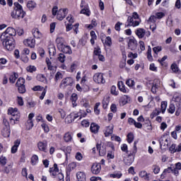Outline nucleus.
<instances>
[{
    "label": "nucleus",
    "mask_w": 181,
    "mask_h": 181,
    "mask_svg": "<svg viewBox=\"0 0 181 181\" xmlns=\"http://www.w3.org/2000/svg\"><path fill=\"white\" fill-rule=\"evenodd\" d=\"M71 29H74V25H73L72 24H66V30L67 32H70V30H71Z\"/></svg>",
    "instance_id": "nucleus-60"
},
{
    "label": "nucleus",
    "mask_w": 181,
    "mask_h": 181,
    "mask_svg": "<svg viewBox=\"0 0 181 181\" xmlns=\"http://www.w3.org/2000/svg\"><path fill=\"white\" fill-rule=\"evenodd\" d=\"M55 170H59V168H57V164L56 163L54 164V167L49 168V173H52Z\"/></svg>",
    "instance_id": "nucleus-61"
},
{
    "label": "nucleus",
    "mask_w": 181,
    "mask_h": 181,
    "mask_svg": "<svg viewBox=\"0 0 181 181\" xmlns=\"http://www.w3.org/2000/svg\"><path fill=\"white\" fill-rule=\"evenodd\" d=\"M42 128L44 129L45 132H49L50 131V129H49V126L46 124L45 123H42L41 124Z\"/></svg>",
    "instance_id": "nucleus-56"
},
{
    "label": "nucleus",
    "mask_w": 181,
    "mask_h": 181,
    "mask_svg": "<svg viewBox=\"0 0 181 181\" xmlns=\"http://www.w3.org/2000/svg\"><path fill=\"white\" fill-rule=\"evenodd\" d=\"M135 33L136 36H138L139 39H142L145 36L146 33V30L144 28H138L136 31Z\"/></svg>",
    "instance_id": "nucleus-16"
},
{
    "label": "nucleus",
    "mask_w": 181,
    "mask_h": 181,
    "mask_svg": "<svg viewBox=\"0 0 181 181\" xmlns=\"http://www.w3.org/2000/svg\"><path fill=\"white\" fill-rule=\"evenodd\" d=\"M36 78L38 81H41V83H45V81H46V76L43 74H38Z\"/></svg>",
    "instance_id": "nucleus-31"
},
{
    "label": "nucleus",
    "mask_w": 181,
    "mask_h": 181,
    "mask_svg": "<svg viewBox=\"0 0 181 181\" xmlns=\"http://www.w3.org/2000/svg\"><path fill=\"white\" fill-rule=\"evenodd\" d=\"M171 69L174 73H177L179 71V67H177V65L176 64H173L171 65Z\"/></svg>",
    "instance_id": "nucleus-47"
},
{
    "label": "nucleus",
    "mask_w": 181,
    "mask_h": 181,
    "mask_svg": "<svg viewBox=\"0 0 181 181\" xmlns=\"http://www.w3.org/2000/svg\"><path fill=\"white\" fill-rule=\"evenodd\" d=\"M97 150L99 151L100 156H104L107 153V150L104 146L101 148V144H98L96 145Z\"/></svg>",
    "instance_id": "nucleus-20"
},
{
    "label": "nucleus",
    "mask_w": 181,
    "mask_h": 181,
    "mask_svg": "<svg viewBox=\"0 0 181 181\" xmlns=\"http://www.w3.org/2000/svg\"><path fill=\"white\" fill-rule=\"evenodd\" d=\"M67 8L59 9L57 15V18L58 19V21H63V19L66 18V15H67Z\"/></svg>",
    "instance_id": "nucleus-8"
},
{
    "label": "nucleus",
    "mask_w": 181,
    "mask_h": 181,
    "mask_svg": "<svg viewBox=\"0 0 181 181\" xmlns=\"http://www.w3.org/2000/svg\"><path fill=\"white\" fill-rule=\"evenodd\" d=\"M134 153H130L128 155V156L124 159V165H127V166H131L132 163H134Z\"/></svg>",
    "instance_id": "nucleus-13"
},
{
    "label": "nucleus",
    "mask_w": 181,
    "mask_h": 181,
    "mask_svg": "<svg viewBox=\"0 0 181 181\" xmlns=\"http://www.w3.org/2000/svg\"><path fill=\"white\" fill-rule=\"evenodd\" d=\"M6 158L4 156L0 157V163L2 165V166H5L6 165Z\"/></svg>",
    "instance_id": "nucleus-54"
},
{
    "label": "nucleus",
    "mask_w": 181,
    "mask_h": 181,
    "mask_svg": "<svg viewBox=\"0 0 181 181\" xmlns=\"http://www.w3.org/2000/svg\"><path fill=\"white\" fill-rule=\"evenodd\" d=\"M121 25H122V23L121 22H117L115 25V30H117V32H119L121 30Z\"/></svg>",
    "instance_id": "nucleus-58"
},
{
    "label": "nucleus",
    "mask_w": 181,
    "mask_h": 181,
    "mask_svg": "<svg viewBox=\"0 0 181 181\" xmlns=\"http://www.w3.org/2000/svg\"><path fill=\"white\" fill-rule=\"evenodd\" d=\"M57 179H58V180L59 181H64V175H63V173H59L57 175Z\"/></svg>",
    "instance_id": "nucleus-51"
},
{
    "label": "nucleus",
    "mask_w": 181,
    "mask_h": 181,
    "mask_svg": "<svg viewBox=\"0 0 181 181\" xmlns=\"http://www.w3.org/2000/svg\"><path fill=\"white\" fill-rule=\"evenodd\" d=\"M71 139H73V137L71 136L70 132L65 133L64 136V140L65 142H71Z\"/></svg>",
    "instance_id": "nucleus-25"
},
{
    "label": "nucleus",
    "mask_w": 181,
    "mask_h": 181,
    "mask_svg": "<svg viewBox=\"0 0 181 181\" xmlns=\"http://www.w3.org/2000/svg\"><path fill=\"white\" fill-rule=\"evenodd\" d=\"M33 91H43L45 89L40 86H35L33 88Z\"/></svg>",
    "instance_id": "nucleus-53"
},
{
    "label": "nucleus",
    "mask_w": 181,
    "mask_h": 181,
    "mask_svg": "<svg viewBox=\"0 0 181 181\" xmlns=\"http://www.w3.org/2000/svg\"><path fill=\"white\" fill-rule=\"evenodd\" d=\"M98 107H100V103H97L94 107V111L96 115H100V110L98 109Z\"/></svg>",
    "instance_id": "nucleus-44"
},
{
    "label": "nucleus",
    "mask_w": 181,
    "mask_h": 181,
    "mask_svg": "<svg viewBox=\"0 0 181 181\" xmlns=\"http://www.w3.org/2000/svg\"><path fill=\"white\" fill-rule=\"evenodd\" d=\"M16 86H25V78H19L16 83Z\"/></svg>",
    "instance_id": "nucleus-36"
},
{
    "label": "nucleus",
    "mask_w": 181,
    "mask_h": 181,
    "mask_svg": "<svg viewBox=\"0 0 181 181\" xmlns=\"http://www.w3.org/2000/svg\"><path fill=\"white\" fill-rule=\"evenodd\" d=\"M174 100L176 103L177 107H180V101H181V97L180 95H175L174 96Z\"/></svg>",
    "instance_id": "nucleus-32"
},
{
    "label": "nucleus",
    "mask_w": 181,
    "mask_h": 181,
    "mask_svg": "<svg viewBox=\"0 0 181 181\" xmlns=\"http://www.w3.org/2000/svg\"><path fill=\"white\" fill-rule=\"evenodd\" d=\"M33 35L35 39H40L42 37V33L38 29H35L33 31Z\"/></svg>",
    "instance_id": "nucleus-26"
},
{
    "label": "nucleus",
    "mask_w": 181,
    "mask_h": 181,
    "mask_svg": "<svg viewBox=\"0 0 181 181\" xmlns=\"http://www.w3.org/2000/svg\"><path fill=\"white\" fill-rule=\"evenodd\" d=\"M108 98H107L106 99H103L102 104L104 109L107 108V107L108 106Z\"/></svg>",
    "instance_id": "nucleus-57"
},
{
    "label": "nucleus",
    "mask_w": 181,
    "mask_h": 181,
    "mask_svg": "<svg viewBox=\"0 0 181 181\" xmlns=\"http://www.w3.org/2000/svg\"><path fill=\"white\" fill-rule=\"evenodd\" d=\"M122 105H125V104H128V96L125 95L122 98Z\"/></svg>",
    "instance_id": "nucleus-62"
},
{
    "label": "nucleus",
    "mask_w": 181,
    "mask_h": 181,
    "mask_svg": "<svg viewBox=\"0 0 181 181\" xmlns=\"http://www.w3.org/2000/svg\"><path fill=\"white\" fill-rule=\"evenodd\" d=\"M91 172L93 175H98L101 172V164L95 163L91 167Z\"/></svg>",
    "instance_id": "nucleus-10"
},
{
    "label": "nucleus",
    "mask_w": 181,
    "mask_h": 181,
    "mask_svg": "<svg viewBox=\"0 0 181 181\" xmlns=\"http://www.w3.org/2000/svg\"><path fill=\"white\" fill-rule=\"evenodd\" d=\"M39 160V157L37 156L34 155L31 158V163L32 165H36V163Z\"/></svg>",
    "instance_id": "nucleus-43"
},
{
    "label": "nucleus",
    "mask_w": 181,
    "mask_h": 181,
    "mask_svg": "<svg viewBox=\"0 0 181 181\" xmlns=\"http://www.w3.org/2000/svg\"><path fill=\"white\" fill-rule=\"evenodd\" d=\"M114 132V126H109L105 132V136H110V135H112V133Z\"/></svg>",
    "instance_id": "nucleus-24"
},
{
    "label": "nucleus",
    "mask_w": 181,
    "mask_h": 181,
    "mask_svg": "<svg viewBox=\"0 0 181 181\" xmlns=\"http://www.w3.org/2000/svg\"><path fill=\"white\" fill-rule=\"evenodd\" d=\"M100 129V127L98 124L95 123H91L90 130L93 134H98V131Z\"/></svg>",
    "instance_id": "nucleus-19"
},
{
    "label": "nucleus",
    "mask_w": 181,
    "mask_h": 181,
    "mask_svg": "<svg viewBox=\"0 0 181 181\" xmlns=\"http://www.w3.org/2000/svg\"><path fill=\"white\" fill-rule=\"evenodd\" d=\"M27 7L28 9H30V11H33V9H35L36 7V3H35L33 1H30L27 4Z\"/></svg>",
    "instance_id": "nucleus-27"
},
{
    "label": "nucleus",
    "mask_w": 181,
    "mask_h": 181,
    "mask_svg": "<svg viewBox=\"0 0 181 181\" xmlns=\"http://www.w3.org/2000/svg\"><path fill=\"white\" fill-rule=\"evenodd\" d=\"M12 170V164H9L7 166L4 167V173H9Z\"/></svg>",
    "instance_id": "nucleus-38"
},
{
    "label": "nucleus",
    "mask_w": 181,
    "mask_h": 181,
    "mask_svg": "<svg viewBox=\"0 0 181 181\" xmlns=\"http://www.w3.org/2000/svg\"><path fill=\"white\" fill-rule=\"evenodd\" d=\"M140 177H144L145 180H149V175H148V173L146 171H141L139 173Z\"/></svg>",
    "instance_id": "nucleus-30"
},
{
    "label": "nucleus",
    "mask_w": 181,
    "mask_h": 181,
    "mask_svg": "<svg viewBox=\"0 0 181 181\" xmlns=\"http://www.w3.org/2000/svg\"><path fill=\"white\" fill-rule=\"evenodd\" d=\"M62 73L60 72H57L55 74V81H59V80H60V78H62Z\"/></svg>",
    "instance_id": "nucleus-64"
},
{
    "label": "nucleus",
    "mask_w": 181,
    "mask_h": 181,
    "mask_svg": "<svg viewBox=\"0 0 181 181\" xmlns=\"http://www.w3.org/2000/svg\"><path fill=\"white\" fill-rule=\"evenodd\" d=\"M168 107V103H166V102H162L161 103L160 108H161V112L163 114H164L165 111H166V107Z\"/></svg>",
    "instance_id": "nucleus-34"
},
{
    "label": "nucleus",
    "mask_w": 181,
    "mask_h": 181,
    "mask_svg": "<svg viewBox=\"0 0 181 181\" xmlns=\"http://www.w3.org/2000/svg\"><path fill=\"white\" fill-rule=\"evenodd\" d=\"M134 141V134L132 132H130L127 134V142L129 144L132 143Z\"/></svg>",
    "instance_id": "nucleus-35"
},
{
    "label": "nucleus",
    "mask_w": 181,
    "mask_h": 181,
    "mask_svg": "<svg viewBox=\"0 0 181 181\" xmlns=\"http://www.w3.org/2000/svg\"><path fill=\"white\" fill-rule=\"evenodd\" d=\"M152 168L153 173H155V175H158V173H159V172L160 171V168H159V166L156 165H153Z\"/></svg>",
    "instance_id": "nucleus-40"
},
{
    "label": "nucleus",
    "mask_w": 181,
    "mask_h": 181,
    "mask_svg": "<svg viewBox=\"0 0 181 181\" xmlns=\"http://www.w3.org/2000/svg\"><path fill=\"white\" fill-rule=\"evenodd\" d=\"M37 148L41 152H47V141H39L37 143Z\"/></svg>",
    "instance_id": "nucleus-12"
},
{
    "label": "nucleus",
    "mask_w": 181,
    "mask_h": 181,
    "mask_svg": "<svg viewBox=\"0 0 181 181\" xmlns=\"http://www.w3.org/2000/svg\"><path fill=\"white\" fill-rule=\"evenodd\" d=\"M117 86L119 90H120L122 91V93H128V90H127V88H125V85L124 84V83L122 81H119L117 83Z\"/></svg>",
    "instance_id": "nucleus-22"
},
{
    "label": "nucleus",
    "mask_w": 181,
    "mask_h": 181,
    "mask_svg": "<svg viewBox=\"0 0 181 181\" xmlns=\"http://www.w3.org/2000/svg\"><path fill=\"white\" fill-rule=\"evenodd\" d=\"M70 100L72 103L73 107H77V103H76L78 100L77 93H72Z\"/></svg>",
    "instance_id": "nucleus-23"
},
{
    "label": "nucleus",
    "mask_w": 181,
    "mask_h": 181,
    "mask_svg": "<svg viewBox=\"0 0 181 181\" xmlns=\"http://www.w3.org/2000/svg\"><path fill=\"white\" fill-rule=\"evenodd\" d=\"M56 43H57V48L59 50H61L62 53H65L66 54H71V53H73V51H71V47H70L69 45H64L60 37H57L56 39Z\"/></svg>",
    "instance_id": "nucleus-3"
},
{
    "label": "nucleus",
    "mask_w": 181,
    "mask_h": 181,
    "mask_svg": "<svg viewBox=\"0 0 181 181\" xmlns=\"http://www.w3.org/2000/svg\"><path fill=\"white\" fill-rule=\"evenodd\" d=\"M159 114H160V111H158V110H153L151 115V118L153 119V118H155V117H157V115H159Z\"/></svg>",
    "instance_id": "nucleus-41"
},
{
    "label": "nucleus",
    "mask_w": 181,
    "mask_h": 181,
    "mask_svg": "<svg viewBox=\"0 0 181 181\" xmlns=\"http://www.w3.org/2000/svg\"><path fill=\"white\" fill-rule=\"evenodd\" d=\"M8 115H11V117L10 118L11 121H19V118H21L19 112H18V108H8Z\"/></svg>",
    "instance_id": "nucleus-4"
},
{
    "label": "nucleus",
    "mask_w": 181,
    "mask_h": 181,
    "mask_svg": "<svg viewBox=\"0 0 181 181\" xmlns=\"http://www.w3.org/2000/svg\"><path fill=\"white\" fill-rule=\"evenodd\" d=\"M169 151L172 153H175V152H177L176 144H172L169 148Z\"/></svg>",
    "instance_id": "nucleus-55"
},
{
    "label": "nucleus",
    "mask_w": 181,
    "mask_h": 181,
    "mask_svg": "<svg viewBox=\"0 0 181 181\" xmlns=\"http://www.w3.org/2000/svg\"><path fill=\"white\" fill-rule=\"evenodd\" d=\"M58 60L60 63H64V62H66V55L63 53H60L58 57Z\"/></svg>",
    "instance_id": "nucleus-33"
},
{
    "label": "nucleus",
    "mask_w": 181,
    "mask_h": 181,
    "mask_svg": "<svg viewBox=\"0 0 181 181\" xmlns=\"http://www.w3.org/2000/svg\"><path fill=\"white\" fill-rule=\"evenodd\" d=\"M1 135L4 138H9L11 136V129L9 127V123H6V126L1 130Z\"/></svg>",
    "instance_id": "nucleus-9"
},
{
    "label": "nucleus",
    "mask_w": 181,
    "mask_h": 181,
    "mask_svg": "<svg viewBox=\"0 0 181 181\" xmlns=\"http://www.w3.org/2000/svg\"><path fill=\"white\" fill-rule=\"evenodd\" d=\"M111 94L113 95H118V92H117V87L115 86H112L111 87V90H110Z\"/></svg>",
    "instance_id": "nucleus-45"
},
{
    "label": "nucleus",
    "mask_w": 181,
    "mask_h": 181,
    "mask_svg": "<svg viewBox=\"0 0 181 181\" xmlns=\"http://www.w3.org/2000/svg\"><path fill=\"white\" fill-rule=\"evenodd\" d=\"M157 19L158 18H156V16H150V18L148 19V22H151L152 23H155V22H156Z\"/></svg>",
    "instance_id": "nucleus-63"
},
{
    "label": "nucleus",
    "mask_w": 181,
    "mask_h": 181,
    "mask_svg": "<svg viewBox=\"0 0 181 181\" xmlns=\"http://www.w3.org/2000/svg\"><path fill=\"white\" fill-rule=\"evenodd\" d=\"M27 71H29V73H33V71H36V67L35 66L30 65L27 67Z\"/></svg>",
    "instance_id": "nucleus-46"
},
{
    "label": "nucleus",
    "mask_w": 181,
    "mask_h": 181,
    "mask_svg": "<svg viewBox=\"0 0 181 181\" xmlns=\"http://www.w3.org/2000/svg\"><path fill=\"white\" fill-rule=\"evenodd\" d=\"M49 54L50 56H54L56 54V48L54 47H50L49 49Z\"/></svg>",
    "instance_id": "nucleus-49"
},
{
    "label": "nucleus",
    "mask_w": 181,
    "mask_h": 181,
    "mask_svg": "<svg viewBox=\"0 0 181 181\" xmlns=\"http://www.w3.org/2000/svg\"><path fill=\"white\" fill-rule=\"evenodd\" d=\"M6 36H10V37L16 36V30L12 27H8L5 32L1 34L0 39H2V37H6Z\"/></svg>",
    "instance_id": "nucleus-5"
},
{
    "label": "nucleus",
    "mask_w": 181,
    "mask_h": 181,
    "mask_svg": "<svg viewBox=\"0 0 181 181\" xmlns=\"http://www.w3.org/2000/svg\"><path fill=\"white\" fill-rule=\"evenodd\" d=\"M105 43L106 46H111L112 44V42L111 41V37H107Z\"/></svg>",
    "instance_id": "nucleus-50"
},
{
    "label": "nucleus",
    "mask_w": 181,
    "mask_h": 181,
    "mask_svg": "<svg viewBox=\"0 0 181 181\" xmlns=\"http://www.w3.org/2000/svg\"><path fill=\"white\" fill-rule=\"evenodd\" d=\"M76 179L78 181H86V174L81 171L78 172Z\"/></svg>",
    "instance_id": "nucleus-21"
},
{
    "label": "nucleus",
    "mask_w": 181,
    "mask_h": 181,
    "mask_svg": "<svg viewBox=\"0 0 181 181\" xmlns=\"http://www.w3.org/2000/svg\"><path fill=\"white\" fill-rule=\"evenodd\" d=\"M126 84L129 87H134V86H135V81L132 79H127L126 81Z\"/></svg>",
    "instance_id": "nucleus-37"
},
{
    "label": "nucleus",
    "mask_w": 181,
    "mask_h": 181,
    "mask_svg": "<svg viewBox=\"0 0 181 181\" xmlns=\"http://www.w3.org/2000/svg\"><path fill=\"white\" fill-rule=\"evenodd\" d=\"M16 78H18V74L17 73H14L13 75H11L9 77L10 83L13 84L16 81Z\"/></svg>",
    "instance_id": "nucleus-29"
},
{
    "label": "nucleus",
    "mask_w": 181,
    "mask_h": 181,
    "mask_svg": "<svg viewBox=\"0 0 181 181\" xmlns=\"http://www.w3.org/2000/svg\"><path fill=\"white\" fill-rule=\"evenodd\" d=\"M175 110H176V107H175V105L171 103L169 106L168 111L170 114H173V112H175Z\"/></svg>",
    "instance_id": "nucleus-39"
},
{
    "label": "nucleus",
    "mask_w": 181,
    "mask_h": 181,
    "mask_svg": "<svg viewBox=\"0 0 181 181\" xmlns=\"http://www.w3.org/2000/svg\"><path fill=\"white\" fill-rule=\"evenodd\" d=\"M0 39L3 43V46H5L7 50H8L9 52H12V50L15 49V45L16 42H15V39L13 38V37L6 36L2 37V38Z\"/></svg>",
    "instance_id": "nucleus-2"
},
{
    "label": "nucleus",
    "mask_w": 181,
    "mask_h": 181,
    "mask_svg": "<svg viewBox=\"0 0 181 181\" xmlns=\"http://www.w3.org/2000/svg\"><path fill=\"white\" fill-rule=\"evenodd\" d=\"M24 44L25 45V46H28V47L33 48L36 45V41L35 40V39L28 38L26 41L24 42Z\"/></svg>",
    "instance_id": "nucleus-17"
},
{
    "label": "nucleus",
    "mask_w": 181,
    "mask_h": 181,
    "mask_svg": "<svg viewBox=\"0 0 181 181\" xmlns=\"http://www.w3.org/2000/svg\"><path fill=\"white\" fill-rule=\"evenodd\" d=\"M138 46V42L135 38L129 39L128 42V49L130 50H136V47Z\"/></svg>",
    "instance_id": "nucleus-11"
},
{
    "label": "nucleus",
    "mask_w": 181,
    "mask_h": 181,
    "mask_svg": "<svg viewBox=\"0 0 181 181\" xmlns=\"http://www.w3.org/2000/svg\"><path fill=\"white\" fill-rule=\"evenodd\" d=\"M16 87H18V93H20V94H25L26 93L25 85L16 86Z\"/></svg>",
    "instance_id": "nucleus-28"
},
{
    "label": "nucleus",
    "mask_w": 181,
    "mask_h": 181,
    "mask_svg": "<svg viewBox=\"0 0 181 181\" xmlns=\"http://www.w3.org/2000/svg\"><path fill=\"white\" fill-rule=\"evenodd\" d=\"M25 15H26V13L23 11L22 6L18 2H15L14 9L11 13L12 18H13L14 19H23V18H25Z\"/></svg>",
    "instance_id": "nucleus-1"
},
{
    "label": "nucleus",
    "mask_w": 181,
    "mask_h": 181,
    "mask_svg": "<svg viewBox=\"0 0 181 181\" xmlns=\"http://www.w3.org/2000/svg\"><path fill=\"white\" fill-rule=\"evenodd\" d=\"M135 18L134 17L129 16L127 18V22L129 23L127 24V28H129V26H133L135 28V26H139V21H134Z\"/></svg>",
    "instance_id": "nucleus-14"
},
{
    "label": "nucleus",
    "mask_w": 181,
    "mask_h": 181,
    "mask_svg": "<svg viewBox=\"0 0 181 181\" xmlns=\"http://www.w3.org/2000/svg\"><path fill=\"white\" fill-rule=\"evenodd\" d=\"M21 145V139H17L14 141V145L11 147V153H16L18 148Z\"/></svg>",
    "instance_id": "nucleus-18"
},
{
    "label": "nucleus",
    "mask_w": 181,
    "mask_h": 181,
    "mask_svg": "<svg viewBox=\"0 0 181 181\" xmlns=\"http://www.w3.org/2000/svg\"><path fill=\"white\" fill-rule=\"evenodd\" d=\"M86 43H87V40L86 39V37H83L79 40V45H81V46H86Z\"/></svg>",
    "instance_id": "nucleus-52"
},
{
    "label": "nucleus",
    "mask_w": 181,
    "mask_h": 181,
    "mask_svg": "<svg viewBox=\"0 0 181 181\" xmlns=\"http://www.w3.org/2000/svg\"><path fill=\"white\" fill-rule=\"evenodd\" d=\"M159 144L161 148L162 146H168L169 145V141L168 140V138H166L165 136H161V137L159 139Z\"/></svg>",
    "instance_id": "nucleus-15"
},
{
    "label": "nucleus",
    "mask_w": 181,
    "mask_h": 181,
    "mask_svg": "<svg viewBox=\"0 0 181 181\" xmlns=\"http://www.w3.org/2000/svg\"><path fill=\"white\" fill-rule=\"evenodd\" d=\"M93 81L97 84H104L105 83V79H104V74L103 73H96L93 76Z\"/></svg>",
    "instance_id": "nucleus-7"
},
{
    "label": "nucleus",
    "mask_w": 181,
    "mask_h": 181,
    "mask_svg": "<svg viewBox=\"0 0 181 181\" xmlns=\"http://www.w3.org/2000/svg\"><path fill=\"white\" fill-rule=\"evenodd\" d=\"M153 52L155 53V54H158L159 52H162V47H155L153 48Z\"/></svg>",
    "instance_id": "nucleus-48"
},
{
    "label": "nucleus",
    "mask_w": 181,
    "mask_h": 181,
    "mask_svg": "<svg viewBox=\"0 0 181 181\" xmlns=\"http://www.w3.org/2000/svg\"><path fill=\"white\" fill-rule=\"evenodd\" d=\"M81 13H83V15H86V16H90V10L87 8H84L81 11Z\"/></svg>",
    "instance_id": "nucleus-42"
},
{
    "label": "nucleus",
    "mask_w": 181,
    "mask_h": 181,
    "mask_svg": "<svg viewBox=\"0 0 181 181\" xmlns=\"http://www.w3.org/2000/svg\"><path fill=\"white\" fill-rule=\"evenodd\" d=\"M93 53L95 56H99L101 54V49L100 47L95 48Z\"/></svg>",
    "instance_id": "nucleus-59"
},
{
    "label": "nucleus",
    "mask_w": 181,
    "mask_h": 181,
    "mask_svg": "<svg viewBox=\"0 0 181 181\" xmlns=\"http://www.w3.org/2000/svg\"><path fill=\"white\" fill-rule=\"evenodd\" d=\"M74 84V81L71 78V77H67L63 79L59 85L60 88H66L68 86H73Z\"/></svg>",
    "instance_id": "nucleus-6"
}]
</instances>
